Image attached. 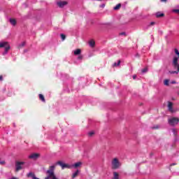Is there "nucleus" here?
Instances as JSON below:
<instances>
[{
    "instance_id": "obj_1",
    "label": "nucleus",
    "mask_w": 179,
    "mask_h": 179,
    "mask_svg": "<svg viewBox=\"0 0 179 179\" xmlns=\"http://www.w3.org/2000/svg\"><path fill=\"white\" fill-rule=\"evenodd\" d=\"M178 117H173L168 119V123L171 125V127H176V125L178 124Z\"/></svg>"
},
{
    "instance_id": "obj_2",
    "label": "nucleus",
    "mask_w": 179,
    "mask_h": 179,
    "mask_svg": "<svg viewBox=\"0 0 179 179\" xmlns=\"http://www.w3.org/2000/svg\"><path fill=\"white\" fill-rule=\"evenodd\" d=\"M26 162H15V172L17 173L20 171V170H23V165L25 164Z\"/></svg>"
},
{
    "instance_id": "obj_3",
    "label": "nucleus",
    "mask_w": 179,
    "mask_h": 179,
    "mask_svg": "<svg viewBox=\"0 0 179 179\" xmlns=\"http://www.w3.org/2000/svg\"><path fill=\"white\" fill-rule=\"evenodd\" d=\"M118 167H120V161H118V159L115 158L112 161V169L116 170V169H118Z\"/></svg>"
},
{
    "instance_id": "obj_4",
    "label": "nucleus",
    "mask_w": 179,
    "mask_h": 179,
    "mask_svg": "<svg viewBox=\"0 0 179 179\" xmlns=\"http://www.w3.org/2000/svg\"><path fill=\"white\" fill-rule=\"evenodd\" d=\"M57 164H59V166H61L62 170H64V169H71V166H69V164H64L61 161L57 162Z\"/></svg>"
},
{
    "instance_id": "obj_5",
    "label": "nucleus",
    "mask_w": 179,
    "mask_h": 179,
    "mask_svg": "<svg viewBox=\"0 0 179 179\" xmlns=\"http://www.w3.org/2000/svg\"><path fill=\"white\" fill-rule=\"evenodd\" d=\"M40 157V154L34 153L29 156V159H31L32 160H37Z\"/></svg>"
},
{
    "instance_id": "obj_6",
    "label": "nucleus",
    "mask_w": 179,
    "mask_h": 179,
    "mask_svg": "<svg viewBox=\"0 0 179 179\" xmlns=\"http://www.w3.org/2000/svg\"><path fill=\"white\" fill-rule=\"evenodd\" d=\"M173 67L175 68V69H177V66H178V57H175L173 58Z\"/></svg>"
},
{
    "instance_id": "obj_7",
    "label": "nucleus",
    "mask_w": 179,
    "mask_h": 179,
    "mask_svg": "<svg viewBox=\"0 0 179 179\" xmlns=\"http://www.w3.org/2000/svg\"><path fill=\"white\" fill-rule=\"evenodd\" d=\"M168 110L170 113H174V109H173V102L168 101Z\"/></svg>"
},
{
    "instance_id": "obj_8",
    "label": "nucleus",
    "mask_w": 179,
    "mask_h": 179,
    "mask_svg": "<svg viewBox=\"0 0 179 179\" xmlns=\"http://www.w3.org/2000/svg\"><path fill=\"white\" fill-rule=\"evenodd\" d=\"M66 5H68V2L66 1L57 2V6H59V8H64V6H66Z\"/></svg>"
},
{
    "instance_id": "obj_9",
    "label": "nucleus",
    "mask_w": 179,
    "mask_h": 179,
    "mask_svg": "<svg viewBox=\"0 0 179 179\" xmlns=\"http://www.w3.org/2000/svg\"><path fill=\"white\" fill-rule=\"evenodd\" d=\"M155 16H156V17H164V13H161V12H157V13H156Z\"/></svg>"
},
{
    "instance_id": "obj_10",
    "label": "nucleus",
    "mask_w": 179,
    "mask_h": 179,
    "mask_svg": "<svg viewBox=\"0 0 179 179\" xmlns=\"http://www.w3.org/2000/svg\"><path fill=\"white\" fill-rule=\"evenodd\" d=\"M8 42H3L0 43V48H6L8 46Z\"/></svg>"
},
{
    "instance_id": "obj_11",
    "label": "nucleus",
    "mask_w": 179,
    "mask_h": 179,
    "mask_svg": "<svg viewBox=\"0 0 179 179\" xmlns=\"http://www.w3.org/2000/svg\"><path fill=\"white\" fill-rule=\"evenodd\" d=\"M9 50H10V46L8 45V46H6L5 51L3 53V55H6V54H8V51H9Z\"/></svg>"
},
{
    "instance_id": "obj_12",
    "label": "nucleus",
    "mask_w": 179,
    "mask_h": 179,
    "mask_svg": "<svg viewBox=\"0 0 179 179\" xmlns=\"http://www.w3.org/2000/svg\"><path fill=\"white\" fill-rule=\"evenodd\" d=\"M10 24H12L13 26H16V20L13 19V18H10Z\"/></svg>"
},
{
    "instance_id": "obj_13",
    "label": "nucleus",
    "mask_w": 179,
    "mask_h": 179,
    "mask_svg": "<svg viewBox=\"0 0 179 179\" xmlns=\"http://www.w3.org/2000/svg\"><path fill=\"white\" fill-rule=\"evenodd\" d=\"M113 179H120V175L117 172H113Z\"/></svg>"
},
{
    "instance_id": "obj_14",
    "label": "nucleus",
    "mask_w": 179,
    "mask_h": 179,
    "mask_svg": "<svg viewBox=\"0 0 179 179\" xmlns=\"http://www.w3.org/2000/svg\"><path fill=\"white\" fill-rule=\"evenodd\" d=\"M82 50L80 49H77L74 51V55H80Z\"/></svg>"
},
{
    "instance_id": "obj_15",
    "label": "nucleus",
    "mask_w": 179,
    "mask_h": 179,
    "mask_svg": "<svg viewBox=\"0 0 179 179\" xmlns=\"http://www.w3.org/2000/svg\"><path fill=\"white\" fill-rule=\"evenodd\" d=\"M73 166V167H75V169H78V167H79L80 166H82V162H76Z\"/></svg>"
},
{
    "instance_id": "obj_16",
    "label": "nucleus",
    "mask_w": 179,
    "mask_h": 179,
    "mask_svg": "<svg viewBox=\"0 0 179 179\" xmlns=\"http://www.w3.org/2000/svg\"><path fill=\"white\" fill-rule=\"evenodd\" d=\"M39 99L40 100H41V101H43V103H45V98L44 97V95L40 94Z\"/></svg>"
},
{
    "instance_id": "obj_17",
    "label": "nucleus",
    "mask_w": 179,
    "mask_h": 179,
    "mask_svg": "<svg viewBox=\"0 0 179 179\" xmlns=\"http://www.w3.org/2000/svg\"><path fill=\"white\" fill-rule=\"evenodd\" d=\"M172 132H173L174 136H177L178 133V129H172Z\"/></svg>"
},
{
    "instance_id": "obj_18",
    "label": "nucleus",
    "mask_w": 179,
    "mask_h": 179,
    "mask_svg": "<svg viewBox=\"0 0 179 179\" xmlns=\"http://www.w3.org/2000/svg\"><path fill=\"white\" fill-rule=\"evenodd\" d=\"M79 174V171H76L74 173H73L72 175V178H76V177H78Z\"/></svg>"
},
{
    "instance_id": "obj_19",
    "label": "nucleus",
    "mask_w": 179,
    "mask_h": 179,
    "mask_svg": "<svg viewBox=\"0 0 179 179\" xmlns=\"http://www.w3.org/2000/svg\"><path fill=\"white\" fill-rule=\"evenodd\" d=\"M36 175L34 173H33L32 172H29L27 175V177L30 178L31 177V178H34V177Z\"/></svg>"
},
{
    "instance_id": "obj_20",
    "label": "nucleus",
    "mask_w": 179,
    "mask_h": 179,
    "mask_svg": "<svg viewBox=\"0 0 179 179\" xmlns=\"http://www.w3.org/2000/svg\"><path fill=\"white\" fill-rule=\"evenodd\" d=\"M89 44L90 45V47L93 48L96 45V42H94V41L92 40V41H90Z\"/></svg>"
},
{
    "instance_id": "obj_21",
    "label": "nucleus",
    "mask_w": 179,
    "mask_h": 179,
    "mask_svg": "<svg viewBox=\"0 0 179 179\" xmlns=\"http://www.w3.org/2000/svg\"><path fill=\"white\" fill-rule=\"evenodd\" d=\"M121 8V3H118L117 6L114 7L115 10H118Z\"/></svg>"
},
{
    "instance_id": "obj_22",
    "label": "nucleus",
    "mask_w": 179,
    "mask_h": 179,
    "mask_svg": "<svg viewBox=\"0 0 179 179\" xmlns=\"http://www.w3.org/2000/svg\"><path fill=\"white\" fill-rule=\"evenodd\" d=\"M169 82H170V80H169L166 79V80H164V85L165 86H169Z\"/></svg>"
},
{
    "instance_id": "obj_23",
    "label": "nucleus",
    "mask_w": 179,
    "mask_h": 179,
    "mask_svg": "<svg viewBox=\"0 0 179 179\" xmlns=\"http://www.w3.org/2000/svg\"><path fill=\"white\" fill-rule=\"evenodd\" d=\"M26 45V42H22L20 45L19 48H22V47H24Z\"/></svg>"
},
{
    "instance_id": "obj_24",
    "label": "nucleus",
    "mask_w": 179,
    "mask_h": 179,
    "mask_svg": "<svg viewBox=\"0 0 179 179\" xmlns=\"http://www.w3.org/2000/svg\"><path fill=\"white\" fill-rule=\"evenodd\" d=\"M61 38H62V40L64 41V40H65L66 38V36H65V34H62Z\"/></svg>"
},
{
    "instance_id": "obj_25",
    "label": "nucleus",
    "mask_w": 179,
    "mask_h": 179,
    "mask_svg": "<svg viewBox=\"0 0 179 179\" xmlns=\"http://www.w3.org/2000/svg\"><path fill=\"white\" fill-rule=\"evenodd\" d=\"M141 72L143 73H145V72H148V67H145L141 70Z\"/></svg>"
},
{
    "instance_id": "obj_26",
    "label": "nucleus",
    "mask_w": 179,
    "mask_h": 179,
    "mask_svg": "<svg viewBox=\"0 0 179 179\" xmlns=\"http://www.w3.org/2000/svg\"><path fill=\"white\" fill-rule=\"evenodd\" d=\"M169 73H171V75H173L174 73H178V71H169Z\"/></svg>"
},
{
    "instance_id": "obj_27",
    "label": "nucleus",
    "mask_w": 179,
    "mask_h": 179,
    "mask_svg": "<svg viewBox=\"0 0 179 179\" xmlns=\"http://www.w3.org/2000/svg\"><path fill=\"white\" fill-rule=\"evenodd\" d=\"M89 136H93V135H94V131H90L89 134H88Z\"/></svg>"
},
{
    "instance_id": "obj_28",
    "label": "nucleus",
    "mask_w": 179,
    "mask_h": 179,
    "mask_svg": "<svg viewBox=\"0 0 179 179\" xmlns=\"http://www.w3.org/2000/svg\"><path fill=\"white\" fill-rule=\"evenodd\" d=\"M173 12H174L175 13H178V15H179V9H174Z\"/></svg>"
},
{
    "instance_id": "obj_29",
    "label": "nucleus",
    "mask_w": 179,
    "mask_h": 179,
    "mask_svg": "<svg viewBox=\"0 0 179 179\" xmlns=\"http://www.w3.org/2000/svg\"><path fill=\"white\" fill-rule=\"evenodd\" d=\"M78 59H83V56L82 55H80L78 57Z\"/></svg>"
},
{
    "instance_id": "obj_30",
    "label": "nucleus",
    "mask_w": 179,
    "mask_h": 179,
    "mask_svg": "<svg viewBox=\"0 0 179 179\" xmlns=\"http://www.w3.org/2000/svg\"><path fill=\"white\" fill-rule=\"evenodd\" d=\"M6 162H5V161H0V164L1 166H3V164H6Z\"/></svg>"
},
{
    "instance_id": "obj_31",
    "label": "nucleus",
    "mask_w": 179,
    "mask_h": 179,
    "mask_svg": "<svg viewBox=\"0 0 179 179\" xmlns=\"http://www.w3.org/2000/svg\"><path fill=\"white\" fill-rule=\"evenodd\" d=\"M3 80V76H0V82H2Z\"/></svg>"
},
{
    "instance_id": "obj_32",
    "label": "nucleus",
    "mask_w": 179,
    "mask_h": 179,
    "mask_svg": "<svg viewBox=\"0 0 179 179\" xmlns=\"http://www.w3.org/2000/svg\"><path fill=\"white\" fill-rule=\"evenodd\" d=\"M120 64H121V60H118V62H117V66H120Z\"/></svg>"
},
{
    "instance_id": "obj_33",
    "label": "nucleus",
    "mask_w": 179,
    "mask_h": 179,
    "mask_svg": "<svg viewBox=\"0 0 179 179\" xmlns=\"http://www.w3.org/2000/svg\"><path fill=\"white\" fill-rule=\"evenodd\" d=\"M120 36H125V32H121V33L120 34Z\"/></svg>"
},
{
    "instance_id": "obj_34",
    "label": "nucleus",
    "mask_w": 179,
    "mask_h": 179,
    "mask_svg": "<svg viewBox=\"0 0 179 179\" xmlns=\"http://www.w3.org/2000/svg\"><path fill=\"white\" fill-rule=\"evenodd\" d=\"M176 68H177V69H178L177 72H178H178H179V64H178V66H176Z\"/></svg>"
},
{
    "instance_id": "obj_35",
    "label": "nucleus",
    "mask_w": 179,
    "mask_h": 179,
    "mask_svg": "<svg viewBox=\"0 0 179 179\" xmlns=\"http://www.w3.org/2000/svg\"><path fill=\"white\" fill-rule=\"evenodd\" d=\"M171 83L172 85H176L177 83L176 81H172Z\"/></svg>"
},
{
    "instance_id": "obj_36",
    "label": "nucleus",
    "mask_w": 179,
    "mask_h": 179,
    "mask_svg": "<svg viewBox=\"0 0 179 179\" xmlns=\"http://www.w3.org/2000/svg\"><path fill=\"white\" fill-rule=\"evenodd\" d=\"M153 24H155V22H150V25H151V26H153Z\"/></svg>"
},
{
    "instance_id": "obj_37",
    "label": "nucleus",
    "mask_w": 179,
    "mask_h": 179,
    "mask_svg": "<svg viewBox=\"0 0 179 179\" xmlns=\"http://www.w3.org/2000/svg\"><path fill=\"white\" fill-rule=\"evenodd\" d=\"M113 66H118L117 63L113 64Z\"/></svg>"
},
{
    "instance_id": "obj_38",
    "label": "nucleus",
    "mask_w": 179,
    "mask_h": 179,
    "mask_svg": "<svg viewBox=\"0 0 179 179\" xmlns=\"http://www.w3.org/2000/svg\"><path fill=\"white\" fill-rule=\"evenodd\" d=\"M176 164H176V163L171 164V166H176Z\"/></svg>"
},
{
    "instance_id": "obj_39",
    "label": "nucleus",
    "mask_w": 179,
    "mask_h": 179,
    "mask_svg": "<svg viewBox=\"0 0 179 179\" xmlns=\"http://www.w3.org/2000/svg\"><path fill=\"white\" fill-rule=\"evenodd\" d=\"M162 2H167V0H161Z\"/></svg>"
},
{
    "instance_id": "obj_40",
    "label": "nucleus",
    "mask_w": 179,
    "mask_h": 179,
    "mask_svg": "<svg viewBox=\"0 0 179 179\" xmlns=\"http://www.w3.org/2000/svg\"><path fill=\"white\" fill-rule=\"evenodd\" d=\"M133 79H136V76H134Z\"/></svg>"
},
{
    "instance_id": "obj_41",
    "label": "nucleus",
    "mask_w": 179,
    "mask_h": 179,
    "mask_svg": "<svg viewBox=\"0 0 179 179\" xmlns=\"http://www.w3.org/2000/svg\"><path fill=\"white\" fill-rule=\"evenodd\" d=\"M157 128H159V127H152L153 129H157Z\"/></svg>"
},
{
    "instance_id": "obj_42",
    "label": "nucleus",
    "mask_w": 179,
    "mask_h": 179,
    "mask_svg": "<svg viewBox=\"0 0 179 179\" xmlns=\"http://www.w3.org/2000/svg\"><path fill=\"white\" fill-rule=\"evenodd\" d=\"M178 120H179V118H178Z\"/></svg>"
}]
</instances>
